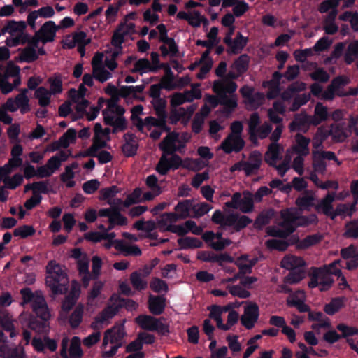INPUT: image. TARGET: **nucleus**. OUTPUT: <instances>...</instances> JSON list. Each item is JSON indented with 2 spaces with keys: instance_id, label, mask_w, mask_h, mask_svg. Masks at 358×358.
Segmentation results:
<instances>
[{
  "instance_id": "1",
  "label": "nucleus",
  "mask_w": 358,
  "mask_h": 358,
  "mask_svg": "<svg viewBox=\"0 0 358 358\" xmlns=\"http://www.w3.org/2000/svg\"><path fill=\"white\" fill-rule=\"evenodd\" d=\"M188 135L176 132L169 133L160 144L163 154L158 162V173L166 174L170 169H178L181 164V158L174 152L185 147Z\"/></svg>"
},
{
  "instance_id": "2",
  "label": "nucleus",
  "mask_w": 358,
  "mask_h": 358,
  "mask_svg": "<svg viewBox=\"0 0 358 358\" xmlns=\"http://www.w3.org/2000/svg\"><path fill=\"white\" fill-rule=\"evenodd\" d=\"M317 222V217L312 214L308 217L299 216V211L294 208L280 212L277 221V227H268L267 232L273 236L285 237L292 233L296 227L303 226Z\"/></svg>"
},
{
  "instance_id": "3",
  "label": "nucleus",
  "mask_w": 358,
  "mask_h": 358,
  "mask_svg": "<svg viewBox=\"0 0 358 358\" xmlns=\"http://www.w3.org/2000/svg\"><path fill=\"white\" fill-rule=\"evenodd\" d=\"M213 91L217 97L208 96L207 102L215 108L220 103L227 113H231L237 107V96L234 93L237 89L236 84L229 79H220L214 82Z\"/></svg>"
},
{
  "instance_id": "4",
  "label": "nucleus",
  "mask_w": 358,
  "mask_h": 358,
  "mask_svg": "<svg viewBox=\"0 0 358 358\" xmlns=\"http://www.w3.org/2000/svg\"><path fill=\"white\" fill-rule=\"evenodd\" d=\"M339 264L340 261L336 260L329 265L313 268L310 274L308 287L310 288L318 287L320 291L329 289L334 283L332 275L337 277L341 276Z\"/></svg>"
},
{
  "instance_id": "5",
  "label": "nucleus",
  "mask_w": 358,
  "mask_h": 358,
  "mask_svg": "<svg viewBox=\"0 0 358 358\" xmlns=\"http://www.w3.org/2000/svg\"><path fill=\"white\" fill-rule=\"evenodd\" d=\"M45 284L54 294H62L67 290L69 278L66 268L55 261H50L46 266Z\"/></svg>"
},
{
  "instance_id": "6",
  "label": "nucleus",
  "mask_w": 358,
  "mask_h": 358,
  "mask_svg": "<svg viewBox=\"0 0 358 358\" xmlns=\"http://www.w3.org/2000/svg\"><path fill=\"white\" fill-rule=\"evenodd\" d=\"M124 109L117 104V99H110L106 101V107L103 110L104 122L106 124L113 127L114 131H122L126 127L124 117Z\"/></svg>"
},
{
  "instance_id": "7",
  "label": "nucleus",
  "mask_w": 358,
  "mask_h": 358,
  "mask_svg": "<svg viewBox=\"0 0 358 358\" xmlns=\"http://www.w3.org/2000/svg\"><path fill=\"white\" fill-rule=\"evenodd\" d=\"M296 145H294L291 149L287 150L286 155L283 162L277 166V171L279 175L283 176L285 173L290 168V162L292 159V154L296 152L298 155L307 156L309 152L308 145L310 140L301 134H296Z\"/></svg>"
},
{
  "instance_id": "8",
  "label": "nucleus",
  "mask_w": 358,
  "mask_h": 358,
  "mask_svg": "<svg viewBox=\"0 0 358 358\" xmlns=\"http://www.w3.org/2000/svg\"><path fill=\"white\" fill-rule=\"evenodd\" d=\"M26 22L24 21H9L3 28V34H8L6 40V45L8 47H15L26 41L24 30Z\"/></svg>"
},
{
  "instance_id": "9",
  "label": "nucleus",
  "mask_w": 358,
  "mask_h": 358,
  "mask_svg": "<svg viewBox=\"0 0 358 358\" xmlns=\"http://www.w3.org/2000/svg\"><path fill=\"white\" fill-rule=\"evenodd\" d=\"M20 294L22 303H30L36 313H48V306L41 291L33 292L30 288H24L20 290Z\"/></svg>"
},
{
  "instance_id": "10",
  "label": "nucleus",
  "mask_w": 358,
  "mask_h": 358,
  "mask_svg": "<svg viewBox=\"0 0 358 358\" xmlns=\"http://www.w3.org/2000/svg\"><path fill=\"white\" fill-rule=\"evenodd\" d=\"M328 116L327 108L322 103H317L315 108V113L313 117H296L290 124V129L301 130L303 129V122H308L313 125H317L322 121H324Z\"/></svg>"
},
{
  "instance_id": "11",
  "label": "nucleus",
  "mask_w": 358,
  "mask_h": 358,
  "mask_svg": "<svg viewBox=\"0 0 358 358\" xmlns=\"http://www.w3.org/2000/svg\"><path fill=\"white\" fill-rule=\"evenodd\" d=\"M92 41L91 36L81 29H77L71 35L67 36L63 41L64 48L71 49L76 46L82 56L85 55V46Z\"/></svg>"
},
{
  "instance_id": "12",
  "label": "nucleus",
  "mask_w": 358,
  "mask_h": 358,
  "mask_svg": "<svg viewBox=\"0 0 358 358\" xmlns=\"http://www.w3.org/2000/svg\"><path fill=\"white\" fill-rule=\"evenodd\" d=\"M71 257L76 260L79 275L83 285L87 287L92 280V275L89 269L90 260L87 254L80 248H76L72 250Z\"/></svg>"
},
{
  "instance_id": "13",
  "label": "nucleus",
  "mask_w": 358,
  "mask_h": 358,
  "mask_svg": "<svg viewBox=\"0 0 358 358\" xmlns=\"http://www.w3.org/2000/svg\"><path fill=\"white\" fill-rule=\"evenodd\" d=\"M60 356L62 358H82L83 351L81 341L78 336H73L71 341L67 337L62 338L60 347Z\"/></svg>"
},
{
  "instance_id": "14",
  "label": "nucleus",
  "mask_w": 358,
  "mask_h": 358,
  "mask_svg": "<svg viewBox=\"0 0 358 358\" xmlns=\"http://www.w3.org/2000/svg\"><path fill=\"white\" fill-rule=\"evenodd\" d=\"M241 303H232L225 306H220L217 305H212L208 308L210 313H223L229 312V313H236L235 309L238 308ZM244 305V313H257L259 307L257 303L252 301L242 302Z\"/></svg>"
},
{
  "instance_id": "15",
  "label": "nucleus",
  "mask_w": 358,
  "mask_h": 358,
  "mask_svg": "<svg viewBox=\"0 0 358 358\" xmlns=\"http://www.w3.org/2000/svg\"><path fill=\"white\" fill-rule=\"evenodd\" d=\"M225 205L235 209H239L243 213H248L253 209V195L249 192H244L242 194L235 193L231 201L227 202Z\"/></svg>"
},
{
  "instance_id": "16",
  "label": "nucleus",
  "mask_w": 358,
  "mask_h": 358,
  "mask_svg": "<svg viewBox=\"0 0 358 358\" xmlns=\"http://www.w3.org/2000/svg\"><path fill=\"white\" fill-rule=\"evenodd\" d=\"M110 129H102L101 124L96 123L94 126V136L92 145L87 150V155L94 156L96 152L104 148L109 141Z\"/></svg>"
},
{
  "instance_id": "17",
  "label": "nucleus",
  "mask_w": 358,
  "mask_h": 358,
  "mask_svg": "<svg viewBox=\"0 0 358 358\" xmlns=\"http://www.w3.org/2000/svg\"><path fill=\"white\" fill-rule=\"evenodd\" d=\"M27 93L28 90L22 89L20 93L15 98H9L7 99L6 106L9 108L10 112H15L20 110L22 114H24L31 110Z\"/></svg>"
},
{
  "instance_id": "18",
  "label": "nucleus",
  "mask_w": 358,
  "mask_h": 358,
  "mask_svg": "<svg viewBox=\"0 0 358 358\" xmlns=\"http://www.w3.org/2000/svg\"><path fill=\"white\" fill-rule=\"evenodd\" d=\"M159 41L162 43L160 46L162 55L164 57H173L178 52V47L172 37L167 35V29L164 24L158 25Z\"/></svg>"
},
{
  "instance_id": "19",
  "label": "nucleus",
  "mask_w": 358,
  "mask_h": 358,
  "mask_svg": "<svg viewBox=\"0 0 358 358\" xmlns=\"http://www.w3.org/2000/svg\"><path fill=\"white\" fill-rule=\"evenodd\" d=\"M127 68L132 73L143 74L155 71V66L147 59H137L136 57L129 56L124 62Z\"/></svg>"
},
{
  "instance_id": "20",
  "label": "nucleus",
  "mask_w": 358,
  "mask_h": 358,
  "mask_svg": "<svg viewBox=\"0 0 358 358\" xmlns=\"http://www.w3.org/2000/svg\"><path fill=\"white\" fill-rule=\"evenodd\" d=\"M116 324L113 328L108 329L103 336L102 348H105L108 343L111 344L122 343V341L126 335L124 322Z\"/></svg>"
},
{
  "instance_id": "21",
  "label": "nucleus",
  "mask_w": 358,
  "mask_h": 358,
  "mask_svg": "<svg viewBox=\"0 0 358 358\" xmlns=\"http://www.w3.org/2000/svg\"><path fill=\"white\" fill-rule=\"evenodd\" d=\"M85 108L74 102L71 99L60 106L59 108V115L62 117H66L70 115L73 120L81 118L84 116Z\"/></svg>"
},
{
  "instance_id": "22",
  "label": "nucleus",
  "mask_w": 358,
  "mask_h": 358,
  "mask_svg": "<svg viewBox=\"0 0 358 358\" xmlns=\"http://www.w3.org/2000/svg\"><path fill=\"white\" fill-rule=\"evenodd\" d=\"M29 327L38 333L47 334L49 331V320L51 315H29Z\"/></svg>"
},
{
  "instance_id": "23",
  "label": "nucleus",
  "mask_w": 358,
  "mask_h": 358,
  "mask_svg": "<svg viewBox=\"0 0 358 358\" xmlns=\"http://www.w3.org/2000/svg\"><path fill=\"white\" fill-rule=\"evenodd\" d=\"M59 29V27L54 21H48L41 26L36 33V36L43 43L52 42L55 40L56 33Z\"/></svg>"
},
{
  "instance_id": "24",
  "label": "nucleus",
  "mask_w": 358,
  "mask_h": 358,
  "mask_svg": "<svg viewBox=\"0 0 358 358\" xmlns=\"http://www.w3.org/2000/svg\"><path fill=\"white\" fill-rule=\"evenodd\" d=\"M306 298L305 292L299 289L290 294L287 299V303L290 307H295L301 313L309 312V306L305 303Z\"/></svg>"
},
{
  "instance_id": "25",
  "label": "nucleus",
  "mask_w": 358,
  "mask_h": 358,
  "mask_svg": "<svg viewBox=\"0 0 358 358\" xmlns=\"http://www.w3.org/2000/svg\"><path fill=\"white\" fill-rule=\"evenodd\" d=\"M244 141L242 136L229 134L220 145V148L225 153H231L232 152H238L244 146Z\"/></svg>"
},
{
  "instance_id": "26",
  "label": "nucleus",
  "mask_w": 358,
  "mask_h": 358,
  "mask_svg": "<svg viewBox=\"0 0 358 358\" xmlns=\"http://www.w3.org/2000/svg\"><path fill=\"white\" fill-rule=\"evenodd\" d=\"M196 108L190 106L187 108H179L172 111L170 120L172 123H176L180 121L184 125H187L189 122Z\"/></svg>"
},
{
  "instance_id": "27",
  "label": "nucleus",
  "mask_w": 358,
  "mask_h": 358,
  "mask_svg": "<svg viewBox=\"0 0 358 358\" xmlns=\"http://www.w3.org/2000/svg\"><path fill=\"white\" fill-rule=\"evenodd\" d=\"M203 238L215 250H221L231 243L229 240L222 238L221 234H214L212 231L204 233Z\"/></svg>"
},
{
  "instance_id": "28",
  "label": "nucleus",
  "mask_w": 358,
  "mask_h": 358,
  "mask_svg": "<svg viewBox=\"0 0 358 358\" xmlns=\"http://www.w3.org/2000/svg\"><path fill=\"white\" fill-rule=\"evenodd\" d=\"M249 57L246 55H241L231 65L228 73V78H236L244 73L248 67Z\"/></svg>"
},
{
  "instance_id": "29",
  "label": "nucleus",
  "mask_w": 358,
  "mask_h": 358,
  "mask_svg": "<svg viewBox=\"0 0 358 358\" xmlns=\"http://www.w3.org/2000/svg\"><path fill=\"white\" fill-rule=\"evenodd\" d=\"M164 68V75L162 76L159 83H158V89L162 88L171 91L176 89V79L173 76V73L171 71L169 66L164 64L159 65L158 64V69Z\"/></svg>"
},
{
  "instance_id": "30",
  "label": "nucleus",
  "mask_w": 358,
  "mask_h": 358,
  "mask_svg": "<svg viewBox=\"0 0 358 358\" xmlns=\"http://www.w3.org/2000/svg\"><path fill=\"white\" fill-rule=\"evenodd\" d=\"M305 265L302 257L290 254L285 255L280 262L281 267L288 271L299 270Z\"/></svg>"
},
{
  "instance_id": "31",
  "label": "nucleus",
  "mask_w": 358,
  "mask_h": 358,
  "mask_svg": "<svg viewBox=\"0 0 358 358\" xmlns=\"http://www.w3.org/2000/svg\"><path fill=\"white\" fill-rule=\"evenodd\" d=\"M1 356L3 358H25L24 347L18 345H2L0 348Z\"/></svg>"
},
{
  "instance_id": "32",
  "label": "nucleus",
  "mask_w": 358,
  "mask_h": 358,
  "mask_svg": "<svg viewBox=\"0 0 358 358\" xmlns=\"http://www.w3.org/2000/svg\"><path fill=\"white\" fill-rule=\"evenodd\" d=\"M341 254L343 258L350 260L347 262L348 269L352 270L358 266V248L350 245L342 249Z\"/></svg>"
},
{
  "instance_id": "33",
  "label": "nucleus",
  "mask_w": 358,
  "mask_h": 358,
  "mask_svg": "<svg viewBox=\"0 0 358 358\" xmlns=\"http://www.w3.org/2000/svg\"><path fill=\"white\" fill-rule=\"evenodd\" d=\"M245 173L248 176L256 173L262 163V155L259 152H252L247 161H243Z\"/></svg>"
},
{
  "instance_id": "34",
  "label": "nucleus",
  "mask_w": 358,
  "mask_h": 358,
  "mask_svg": "<svg viewBox=\"0 0 358 358\" xmlns=\"http://www.w3.org/2000/svg\"><path fill=\"white\" fill-rule=\"evenodd\" d=\"M143 134L150 135L153 139L157 138V120L152 117H147L136 126Z\"/></svg>"
},
{
  "instance_id": "35",
  "label": "nucleus",
  "mask_w": 358,
  "mask_h": 358,
  "mask_svg": "<svg viewBox=\"0 0 358 358\" xmlns=\"http://www.w3.org/2000/svg\"><path fill=\"white\" fill-rule=\"evenodd\" d=\"M80 285L76 281H72L71 285V291L62 303V309L64 311H69L75 304L80 295Z\"/></svg>"
},
{
  "instance_id": "36",
  "label": "nucleus",
  "mask_w": 358,
  "mask_h": 358,
  "mask_svg": "<svg viewBox=\"0 0 358 358\" xmlns=\"http://www.w3.org/2000/svg\"><path fill=\"white\" fill-rule=\"evenodd\" d=\"M335 194H328L320 202L315 206L317 211H322L324 214L334 219L336 213L333 209L332 203L335 200Z\"/></svg>"
},
{
  "instance_id": "37",
  "label": "nucleus",
  "mask_w": 358,
  "mask_h": 358,
  "mask_svg": "<svg viewBox=\"0 0 358 358\" xmlns=\"http://www.w3.org/2000/svg\"><path fill=\"white\" fill-rule=\"evenodd\" d=\"M84 85L85 84H81L78 90L71 89L69 91V96L74 102H77L78 104L87 109L89 106V102L85 98L87 89Z\"/></svg>"
},
{
  "instance_id": "38",
  "label": "nucleus",
  "mask_w": 358,
  "mask_h": 358,
  "mask_svg": "<svg viewBox=\"0 0 358 358\" xmlns=\"http://www.w3.org/2000/svg\"><path fill=\"white\" fill-rule=\"evenodd\" d=\"M283 150V148L278 143H271L265 155V160L271 166H275L277 169V161L280 157V155Z\"/></svg>"
},
{
  "instance_id": "39",
  "label": "nucleus",
  "mask_w": 358,
  "mask_h": 358,
  "mask_svg": "<svg viewBox=\"0 0 358 358\" xmlns=\"http://www.w3.org/2000/svg\"><path fill=\"white\" fill-rule=\"evenodd\" d=\"M248 37L243 36L240 32H238L234 39L226 43L229 48V51L233 54L241 52L248 43Z\"/></svg>"
},
{
  "instance_id": "40",
  "label": "nucleus",
  "mask_w": 358,
  "mask_h": 358,
  "mask_svg": "<svg viewBox=\"0 0 358 358\" xmlns=\"http://www.w3.org/2000/svg\"><path fill=\"white\" fill-rule=\"evenodd\" d=\"M125 143L122 146V151L125 155L129 157L134 155L138 148L136 137L132 134H126L124 136Z\"/></svg>"
},
{
  "instance_id": "41",
  "label": "nucleus",
  "mask_w": 358,
  "mask_h": 358,
  "mask_svg": "<svg viewBox=\"0 0 358 358\" xmlns=\"http://www.w3.org/2000/svg\"><path fill=\"white\" fill-rule=\"evenodd\" d=\"M136 322L143 329L157 330V319L150 315H138L136 318Z\"/></svg>"
},
{
  "instance_id": "42",
  "label": "nucleus",
  "mask_w": 358,
  "mask_h": 358,
  "mask_svg": "<svg viewBox=\"0 0 358 358\" xmlns=\"http://www.w3.org/2000/svg\"><path fill=\"white\" fill-rule=\"evenodd\" d=\"M115 249L121 251L124 256L141 255V250L137 245H129L124 241H115Z\"/></svg>"
},
{
  "instance_id": "43",
  "label": "nucleus",
  "mask_w": 358,
  "mask_h": 358,
  "mask_svg": "<svg viewBox=\"0 0 358 358\" xmlns=\"http://www.w3.org/2000/svg\"><path fill=\"white\" fill-rule=\"evenodd\" d=\"M20 68L18 66L15 65L13 62H10L8 63L6 66L4 75L2 76V78H6V79L13 78L15 86H19L21 83L20 78Z\"/></svg>"
},
{
  "instance_id": "44",
  "label": "nucleus",
  "mask_w": 358,
  "mask_h": 358,
  "mask_svg": "<svg viewBox=\"0 0 358 358\" xmlns=\"http://www.w3.org/2000/svg\"><path fill=\"white\" fill-rule=\"evenodd\" d=\"M213 62L209 57V51H205L201 58L199 66L200 72L197 74V77L200 79H203L205 75L210 71L212 67Z\"/></svg>"
},
{
  "instance_id": "45",
  "label": "nucleus",
  "mask_w": 358,
  "mask_h": 358,
  "mask_svg": "<svg viewBox=\"0 0 358 358\" xmlns=\"http://www.w3.org/2000/svg\"><path fill=\"white\" fill-rule=\"evenodd\" d=\"M124 27H119L117 31L114 33L112 38V45L116 48V51L113 52V56H117L121 51L122 44L124 41V37L127 34H124Z\"/></svg>"
},
{
  "instance_id": "46",
  "label": "nucleus",
  "mask_w": 358,
  "mask_h": 358,
  "mask_svg": "<svg viewBox=\"0 0 358 358\" xmlns=\"http://www.w3.org/2000/svg\"><path fill=\"white\" fill-rule=\"evenodd\" d=\"M308 320L315 322L311 328L314 331H319L320 329H326L330 327V322L327 318H323V315H308Z\"/></svg>"
},
{
  "instance_id": "47",
  "label": "nucleus",
  "mask_w": 358,
  "mask_h": 358,
  "mask_svg": "<svg viewBox=\"0 0 358 358\" xmlns=\"http://www.w3.org/2000/svg\"><path fill=\"white\" fill-rule=\"evenodd\" d=\"M34 96L38 99L39 105L43 107L48 106L50 103L52 94L43 87L37 88Z\"/></svg>"
},
{
  "instance_id": "48",
  "label": "nucleus",
  "mask_w": 358,
  "mask_h": 358,
  "mask_svg": "<svg viewBox=\"0 0 358 358\" xmlns=\"http://www.w3.org/2000/svg\"><path fill=\"white\" fill-rule=\"evenodd\" d=\"M314 201V194L312 192H307L296 199V203L301 210H307L313 206Z\"/></svg>"
},
{
  "instance_id": "49",
  "label": "nucleus",
  "mask_w": 358,
  "mask_h": 358,
  "mask_svg": "<svg viewBox=\"0 0 358 358\" xmlns=\"http://www.w3.org/2000/svg\"><path fill=\"white\" fill-rule=\"evenodd\" d=\"M285 112V106L280 101L275 102L272 108L268 111V117L271 122L280 123L282 118L279 116Z\"/></svg>"
},
{
  "instance_id": "50",
  "label": "nucleus",
  "mask_w": 358,
  "mask_h": 358,
  "mask_svg": "<svg viewBox=\"0 0 358 358\" xmlns=\"http://www.w3.org/2000/svg\"><path fill=\"white\" fill-rule=\"evenodd\" d=\"M123 303L124 299H121L117 294H113L109 300L104 313H117L123 308Z\"/></svg>"
},
{
  "instance_id": "51",
  "label": "nucleus",
  "mask_w": 358,
  "mask_h": 358,
  "mask_svg": "<svg viewBox=\"0 0 358 358\" xmlns=\"http://www.w3.org/2000/svg\"><path fill=\"white\" fill-rule=\"evenodd\" d=\"M176 221V215L172 213L162 214L159 219H158V229L160 230H169L172 223Z\"/></svg>"
},
{
  "instance_id": "52",
  "label": "nucleus",
  "mask_w": 358,
  "mask_h": 358,
  "mask_svg": "<svg viewBox=\"0 0 358 358\" xmlns=\"http://www.w3.org/2000/svg\"><path fill=\"white\" fill-rule=\"evenodd\" d=\"M130 281L133 287L137 290H143L147 287V281L140 271L133 272L130 275Z\"/></svg>"
},
{
  "instance_id": "53",
  "label": "nucleus",
  "mask_w": 358,
  "mask_h": 358,
  "mask_svg": "<svg viewBox=\"0 0 358 358\" xmlns=\"http://www.w3.org/2000/svg\"><path fill=\"white\" fill-rule=\"evenodd\" d=\"M176 212L180 217H187L192 213V201L185 200L179 203L176 207Z\"/></svg>"
},
{
  "instance_id": "54",
  "label": "nucleus",
  "mask_w": 358,
  "mask_h": 358,
  "mask_svg": "<svg viewBox=\"0 0 358 358\" xmlns=\"http://www.w3.org/2000/svg\"><path fill=\"white\" fill-rule=\"evenodd\" d=\"M345 304L344 299L335 298L325 305L324 310L326 313H335L341 311Z\"/></svg>"
},
{
  "instance_id": "55",
  "label": "nucleus",
  "mask_w": 358,
  "mask_h": 358,
  "mask_svg": "<svg viewBox=\"0 0 358 358\" xmlns=\"http://www.w3.org/2000/svg\"><path fill=\"white\" fill-rule=\"evenodd\" d=\"M178 243L181 249L199 248L202 243L196 238L182 237L178 240Z\"/></svg>"
},
{
  "instance_id": "56",
  "label": "nucleus",
  "mask_w": 358,
  "mask_h": 358,
  "mask_svg": "<svg viewBox=\"0 0 358 358\" xmlns=\"http://www.w3.org/2000/svg\"><path fill=\"white\" fill-rule=\"evenodd\" d=\"M349 83V79L345 76L337 77L334 79L331 83V87L334 88L336 95L339 96H346L345 91L343 90V87Z\"/></svg>"
},
{
  "instance_id": "57",
  "label": "nucleus",
  "mask_w": 358,
  "mask_h": 358,
  "mask_svg": "<svg viewBox=\"0 0 358 358\" xmlns=\"http://www.w3.org/2000/svg\"><path fill=\"white\" fill-rule=\"evenodd\" d=\"M76 138V131L74 129H69L59 138V147L66 148L73 143Z\"/></svg>"
},
{
  "instance_id": "58",
  "label": "nucleus",
  "mask_w": 358,
  "mask_h": 358,
  "mask_svg": "<svg viewBox=\"0 0 358 358\" xmlns=\"http://www.w3.org/2000/svg\"><path fill=\"white\" fill-rule=\"evenodd\" d=\"M256 259H248L247 255L240 257L236 262V264L239 267L243 273H248L250 271L251 268L255 264Z\"/></svg>"
},
{
  "instance_id": "59",
  "label": "nucleus",
  "mask_w": 358,
  "mask_h": 358,
  "mask_svg": "<svg viewBox=\"0 0 358 358\" xmlns=\"http://www.w3.org/2000/svg\"><path fill=\"white\" fill-rule=\"evenodd\" d=\"M322 239V236L319 234H313L308 236L303 240L296 243V248L299 249H306L319 243Z\"/></svg>"
},
{
  "instance_id": "60",
  "label": "nucleus",
  "mask_w": 358,
  "mask_h": 358,
  "mask_svg": "<svg viewBox=\"0 0 358 358\" xmlns=\"http://www.w3.org/2000/svg\"><path fill=\"white\" fill-rule=\"evenodd\" d=\"M76 166H66L65 171L61 175V180L68 187H73L75 185L73 169Z\"/></svg>"
},
{
  "instance_id": "61",
  "label": "nucleus",
  "mask_w": 358,
  "mask_h": 358,
  "mask_svg": "<svg viewBox=\"0 0 358 358\" xmlns=\"http://www.w3.org/2000/svg\"><path fill=\"white\" fill-rule=\"evenodd\" d=\"M336 15V10H334L327 17L324 24V30L327 34H333L338 31V26L334 23Z\"/></svg>"
},
{
  "instance_id": "62",
  "label": "nucleus",
  "mask_w": 358,
  "mask_h": 358,
  "mask_svg": "<svg viewBox=\"0 0 358 358\" xmlns=\"http://www.w3.org/2000/svg\"><path fill=\"white\" fill-rule=\"evenodd\" d=\"M358 56V41L351 42L345 54V61L351 64Z\"/></svg>"
},
{
  "instance_id": "63",
  "label": "nucleus",
  "mask_w": 358,
  "mask_h": 358,
  "mask_svg": "<svg viewBox=\"0 0 358 358\" xmlns=\"http://www.w3.org/2000/svg\"><path fill=\"white\" fill-rule=\"evenodd\" d=\"M331 134L334 141L337 142H342L346 139L349 136V132L343 127L335 125L333 126L330 130Z\"/></svg>"
},
{
  "instance_id": "64",
  "label": "nucleus",
  "mask_w": 358,
  "mask_h": 358,
  "mask_svg": "<svg viewBox=\"0 0 358 358\" xmlns=\"http://www.w3.org/2000/svg\"><path fill=\"white\" fill-rule=\"evenodd\" d=\"M227 289L229 293L234 296L245 299L250 296V292L246 290L241 283L236 285L227 286Z\"/></svg>"
}]
</instances>
